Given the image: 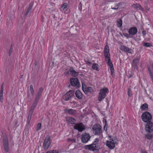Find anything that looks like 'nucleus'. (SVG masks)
Wrapping results in <instances>:
<instances>
[{
  "mask_svg": "<svg viewBox=\"0 0 153 153\" xmlns=\"http://www.w3.org/2000/svg\"><path fill=\"white\" fill-rule=\"evenodd\" d=\"M141 117L143 121L147 123L146 125L145 130L149 133L152 132L153 123L151 122L152 119L151 114L148 112L145 111L142 114Z\"/></svg>",
  "mask_w": 153,
  "mask_h": 153,
  "instance_id": "1",
  "label": "nucleus"
},
{
  "mask_svg": "<svg viewBox=\"0 0 153 153\" xmlns=\"http://www.w3.org/2000/svg\"><path fill=\"white\" fill-rule=\"evenodd\" d=\"M43 91V89L42 87H40L39 88L36 95L34 102L32 104L30 109L34 110L35 108L37 105L39 101V100L41 96L42 95V92Z\"/></svg>",
  "mask_w": 153,
  "mask_h": 153,
  "instance_id": "2",
  "label": "nucleus"
},
{
  "mask_svg": "<svg viewBox=\"0 0 153 153\" xmlns=\"http://www.w3.org/2000/svg\"><path fill=\"white\" fill-rule=\"evenodd\" d=\"M92 129L95 135H100L102 133V127L99 124H94L92 127Z\"/></svg>",
  "mask_w": 153,
  "mask_h": 153,
  "instance_id": "3",
  "label": "nucleus"
},
{
  "mask_svg": "<svg viewBox=\"0 0 153 153\" xmlns=\"http://www.w3.org/2000/svg\"><path fill=\"white\" fill-rule=\"evenodd\" d=\"M3 143L4 150L6 153H7L9 152V142L8 138L5 134H3Z\"/></svg>",
  "mask_w": 153,
  "mask_h": 153,
  "instance_id": "4",
  "label": "nucleus"
},
{
  "mask_svg": "<svg viewBox=\"0 0 153 153\" xmlns=\"http://www.w3.org/2000/svg\"><path fill=\"white\" fill-rule=\"evenodd\" d=\"M108 90L107 88H104L100 90L99 93L98 100L100 101H102L105 98L106 93H108Z\"/></svg>",
  "mask_w": 153,
  "mask_h": 153,
  "instance_id": "5",
  "label": "nucleus"
},
{
  "mask_svg": "<svg viewBox=\"0 0 153 153\" xmlns=\"http://www.w3.org/2000/svg\"><path fill=\"white\" fill-rule=\"evenodd\" d=\"M51 143V136L48 135L46 136L43 143V147L44 149L45 150H47L49 148Z\"/></svg>",
  "mask_w": 153,
  "mask_h": 153,
  "instance_id": "6",
  "label": "nucleus"
},
{
  "mask_svg": "<svg viewBox=\"0 0 153 153\" xmlns=\"http://www.w3.org/2000/svg\"><path fill=\"white\" fill-rule=\"evenodd\" d=\"M74 92L72 90L67 92L63 96V99L65 101L70 100L74 96Z\"/></svg>",
  "mask_w": 153,
  "mask_h": 153,
  "instance_id": "7",
  "label": "nucleus"
},
{
  "mask_svg": "<svg viewBox=\"0 0 153 153\" xmlns=\"http://www.w3.org/2000/svg\"><path fill=\"white\" fill-rule=\"evenodd\" d=\"M70 83L72 86L76 87L77 88L80 87V84L77 78H71L70 79Z\"/></svg>",
  "mask_w": 153,
  "mask_h": 153,
  "instance_id": "8",
  "label": "nucleus"
},
{
  "mask_svg": "<svg viewBox=\"0 0 153 153\" xmlns=\"http://www.w3.org/2000/svg\"><path fill=\"white\" fill-rule=\"evenodd\" d=\"M90 137H91L89 134L85 133L82 135L81 138L83 143H86L90 140Z\"/></svg>",
  "mask_w": 153,
  "mask_h": 153,
  "instance_id": "9",
  "label": "nucleus"
},
{
  "mask_svg": "<svg viewBox=\"0 0 153 153\" xmlns=\"http://www.w3.org/2000/svg\"><path fill=\"white\" fill-rule=\"evenodd\" d=\"M86 148L89 150L94 152L98 150L99 148L97 144L93 143L87 146Z\"/></svg>",
  "mask_w": 153,
  "mask_h": 153,
  "instance_id": "10",
  "label": "nucleus"
},
{
  "mask_svg": "<svg viewBox=\"0 0 153 153\" xmlns=\"http://www.w3.org/2000/svg\"><path fill=\"white\" fill-rule=\"evenodd\" d=\"M110 138H111V137H110ZM110 141H107L106 143V145L110 149H112L115 147L116 141L115 140H113V138L111 139L110 138Z\"/></svg>",
  "mask_w": 153,
  "mask_h": 153,
  "instance_id": "11",
  "label": "nucleus"
},
{
  "mask_svg": "<svg viewBox=\"0 0 153 153\" xmlns=\"http://www.w3.org/2000/svg\"><path fill=\"white\" fill-rule=\"evenodd\" d=\"M74 128L75 129L77 130L80 132L82 131L85 129L84 125L82 123L76 124L74 126Z\"/></svg>",
  "mask_w": 153,
  "mask_h": 153,
  "instance_id": "12",
  "label": "nucleus"
},
{
  "mask_svg": "<svg viewBox=\"0 0 153 153\" xmlns=\"http://www.w3.org/2000/svg\"><path fill=\"white\" fill-rule=\"evenodd\" d=\"M109 47L107 45H106L104 48V56L105 58L110 57V55L109 53Z\"/></svg>",
  "mask_w": 153,
  "mask_h": 153,
  "instance_id": "13",
  "label": "nucleus"
},
{
  "mask_svg": "<svg viewBox=\"0 0 153 153\" xmlns=\"http://www.w3.org/2000/svg\"><path fill=\"white\" fill-rule=\"evenodd\" d=\"M137 28L135 27H133L130 28L128 30V32L129 34L134 35L137 32Z\"/></svg>",
  "mask_w": 153,
  "mask_h": 153,
  "instance_id": "14",
  "label": "nucleus"
},
{
  "mask_svg": "<svg viewBox=\"0 0 153 153\" xmlns=\"http://www.w3.org/2000/svg\"><path fill=\"white\" fill-rule=\"evenodd\" d=\"M131 7L136 9L137 10H140L142 11H143L144 10V9L141 7V5L137 3H136L135 4H133L132 5Z\"/></svg>",
  "mask_w": 153,
  "mask_h": 153,
  "instance_id": "15",
  "label": "nucleus"
},
{
  "mask_svg": "<svg viewBox=\"0 0 153 153\" xmlns=\"http://www.w3.org/2000/svg\"><path fill=\"white\" fill-rule=\"evenodd\" d=\"M69 71L71 74L72 76L75 77L77 76L78 74V72L75 71L74 68L72 67L70 68Z\"/></svg>",
  "mask_w": 153,
  "mask_h": 153,
  "instance_id": "16",
  "label": "nucleus"
},
{
  "mask_svg": "<svg viewBox=\"0 0 153 153\" xmlns=\"http://www.w3.org/2000/svg\"><path fill=\"white\" fill-rule=\"evenodd\" d=\"M120 49L124 52H127L128 53H131V49L129 48L128 47H127L124 45H122L120 47Z\"/></svg>",
  "mask_w": 153,
  "mask_h": 153,
  "instance_id": "17",
  "label": "nucleus"
},
{
  "mask_svg": "<svg viewBox=\"0 0 153 153\" xmlns=\"http://www.w3.org/2000/svg\"><path fill=\"white\" fill-rule=\"evenodd\" d=\"M76 97L79 99H81L82 97V94L79 90H77L75 92Z\"/></svg>",
  "mask_w": 153,
  "mask_h": 153,
  "instance_id": "18",
  "label": "nucleus"
},
{
  "mask_svg": "<svg viewBox=\"0 0 153 153\" xmlns=\"http://www.w3.org/2000/svg\"><path fill=\"white\" fill-rule=\"evenodd\" d=\"M67 121L70 124H74L75 123L76 120L72 117H68Z\"/></svg>",
  "mask_w": 153,
  "mask_h": 153,
  "instance_id": "19",
  "label": "nucleus"
},
{
  "mask_svg": "<svg viewBox=\"0 0 153 153\" xmlns=\"http://www.w3.org/2000/svg\"><path fill=\"white\" fill-rule=\"evenodd\" d=\"M105 59L106 61H108L107 64L108 66H109L110 68L112 67V66H113L112 63L111 61V59L110 57H108Z\"/></svg>",
  "mask_w": 153,
  "mask_h": 153,
  "instance_id": "20",
  "label": "nucleus"
},
{
  "mask_svg": "<svg viewBox=\"0 0 153 153\" xmlns=\"http://www.w3.org/2000/svg\"><path fill=\"white\" fill-rule=\"evenodd\" d=\"M67 111L68 113L71 115H74L76 113V111L72 109H67Z\"/></svg>",
  "mask_w": 153,
  "mask_h": 153,
  "instance_id": "21",
  "label": "nucleus"
},
{
  "mask_svg": "<svg viewBox=\"0 0 153 153\" xmlns=\"http://www.w3.org/2000/svg\"><path fill=\"white\" fill-rule=\"evenodd\" d=\"M139 60L138 59H134L133 61L132 65L136 67L139 63Z\"/></svg>",
  "mask_w": 153,
  "mask_h": 153,
  "instance_id": "22",
  "label": "nucleus"
},
{
  "mask_svg": "<svg viewBox=\"0 0 153 153\" xmlns=\"http://www.w3.org/2000/svg\"><path fill=\"white\" fill-rule=\"evenodd\" d=\"M148 105L146 103H144L140 106V108L142 110H147L148 109Z\"/></svg>",
  "mask_w": 153,
  "mask_h": 153,
  "instance_id": "23",
  "label": "nucleus"
},
{
  "mask_svg": "<svg viewBox=\"0 0 153 153\" xmlns=\"http://www.w3.org/2000/svg\"><path fill=\"white\" fill-rule=\"evenodd\" d=\"M117 26L118 27H121L122 25V21L121 19H119L117 20Z\"/></svg>",
  "mask_w": 153,
  "mask_h": 153,
  "instance_id": "24",
  "label": "nucleus"
},
{
  "mask_svg": "<svg viewBox=\"0 0 153 153\" xmlns=\"http://www.w3.org/2000/svg\"><path fill=\"white\" fill-rule=\"evenodd\" d=\"M92 68L94 70H98L99 68V65L97 64H94L92 65Z\"/></svg>",
  "mask_w": 153,
  "mask_h": 153,
  "instance_id": "25",
  "label": "nucleus"
},
{
  "mask_svg": "<svg viewBox=\"0 0 153 153\" xmlns=\"http://www.w3.org/2000/svg\"><path fill=\"white\" fill-rule=\"evenodd\" d=\"M30 89L31 94L32 95H33L34 94V90L33 88V86L32 85H30Z\"/></svg>",
  "mask_w": 153,
  "mask_h": 153,
  "instance_id": "26",
  "label": "nucleus"
},
{
  "mask_svg": "<svg viewBox=\"0 0 153 153\" xmlns=\"http://www.w3.org/2000/svg\"><path fill=\"white\" fill-rule=\"evenodd\" d=\"M59 152L57 150H53L48 151L46 153H58Z\"/></svg>",
  "mask_w": 153,
  "mask_h": 153,
  "instance_id": "27",
  "label": "nucleus"
},
{
  "mask_svg": "<svg viewBox=\"0 0 153 153\" xmlns=\"http://www.w3.org/2000/svg\"><path fill=\"white\" fill-rule=\"evenodd\" d=\"M13 44H11V45L10 48L9 52V56H10L11 55V53L13 51Z\"/></svg>",
  "mask_w": 153,
  "mask_h": 153,
  "instance_id": "28",
  "label": "nucleus"
},
{
  "mask_svg": "<svg viewBox=\"0 0 153 153\" xmlns=\"http://www.w3.org/2000/svg\"><path fill=\"white\" fill-rule=\"evenodd\" d=\"M146 138L150 140L152 138V136L151 134H149L147 135H145Z\"/></svg>",
  "mask_w": 153,
  "mask_h": 153,
  "instance_id": "29",
  "label": "nucleus"
},
{
  "mask_svg": "<svg viewBox=\"0 0 153 153\" xmlns=\"http://www.w3.org/2000/svg\"><path fill=\"white\" fill-rule=\"evenodd\" d=\"M41 123H39L36 128V130L38 131L41 128Z\"/></svg>",
  "mask_w": 153,
  "mask_h": 153,
  "instance_id": "30",
  "label": "nucleus"
},
{
  "mask_svg": "<svg viewBox=\"0 0 153 153\" xmlns=\"http://www.w3.org/2000/svg\"><path fill=\"white\" fill-rule=\"evenodd\" d=\"M143 45L144 46L146 47H150L152 46L151 44L148 42H144L143 43Z\"/></svg>",
  "mask_w": 153,
  "mask_h": 153,
  "instance_id": "31",
  "label": "nucleus"
},
{
  "mask_svg": "<svg viewBox=\"0 0 153 153\" xmlns=\"http://www.w3.org/2000/svg\"><path fill=\"white\" fill-rule=\"evenodd\" d=\"M31 117H32V116H31L30 115H28V119L27 120V124H29L30 123V120L31 118Z\"/></svg>",
  "mask_w": 153,
  "mask_h": 153,
  "instance_id": "32",
  "label": "nucleus"
},
{
  "mask_svg": "<svg viewBox=\"0 0 153 153\" xmlns=\"http://www.w3.org/2000/svg\"><path fill=\"white\" fill-rule=\"evenodd\" d=\"M67 7V4L66 3H65L63 6H62L61 8L63 9V10H64Z\"/></svg>",
  "mask_w": 153,
  "mask_h": 153,
  "instance_id": "33",
  "label": "nucleus"
},
{
  "mask_svg": "<svg viewBox=\"0 0 153 153\" xmlns=\"http://www.w3.org/2000/svg\"><path fill=\"white\" fill-rule=\"evenodd\" d=\"M3 84H2L1 86V90H0V94H3Z\"/></svg>",
  "mask_w": 153,
  "mask_h": 153,
  "instance_id": "34",
  "label": "nucleus"
},
{
  "mask_svg": "<svg viewBox=\"0 0 153 153\" xmlns=\"http://www.w3.org/2000/svg\"><path fill=\"white\" fill-rule=\"evenodd\" d=\"M86 90L88 92H91L92 90V89L91 87H88L87 88Z\"/></svg>",
  "mask_w": 153,
  "mask_h": 153,
  "instance_id": "35",
  "label": "nucleus"
},
{
  "mask_svg": "<svg viewBox=\"0 0 153 153\" xmlns=\"http://www.w3.org/2000/svg\"><path fill=\"white\" fill-rule=\"evenodd\" d=\"M128 95L129 97H131L132 95L131 90L129 88H128Z\"/></svg>",
  "mask_w": 153,
  "mask_h": 153,
  "instance_id": "36",
  "label": "nucleus"
},
{
  "mask_svg": "<svg viewBox=\"0 0 153 153\" xmlns=\"http://www.w3.org/2000/svg\"><path fill=\"white\" fill-rule=\"evenodd\" d=\"M33 111L34 110L30 109L28 115L32 116L33 112Z\"/></svg>",
  "mask_w": 153,
  "mask_h": 153,
  "instance_id": "37",
  "label": "nucleus"
},
{
  "mask_svg": "<svg viewBox=\"0 0 153 153\" xmlns=\"http://www.w3.org/2000/svg\"><path fill=\"white\" fill-rule=\"evenodd\" d=\"M110 71L111 74L112 75L114 73V68L113 66H112V67H110Z\"/></svg>",
  "mask_w": 153,
  "mask_h": 153,
  "instance_id": "38",
  "label": "nucleus"
},
{
  "mask_svg": "<svg viewBox=\"0 0 153 153\" xmlns=\"http://www.w3.org/2000/svg\"><path fill=\"white\" fill-rule=\"evenodd\" d=\"M3 94H0V101L1 102H3Z\"/></svg>",
  "mask_w": 153,
  "mask_h": 153,
  "instance_id": "39",
  "label": "nucleus"
},
{
  "mask_svg": "<svg viewBox=\"0 0 153 153\" xmlns=\"http://www.w3.org/2000/svg\"><path fill=\"white\" fill-rule=\"evenodd\" d=\"M119 4H118L117 5H116V7H117V8H115V7H111V9L113 10H117L118 9L119 7Z\"/></svg>",
  "mask_w": 153,
  "mask_h": 153,
  "instance_id": "40",
  "label": "nucleus"
},
{
  "mask_svg": "<svg viewBox=\"0 0 153 153\" xmlns=\"http://www.w3.org/2000/svg\"><path fill=\"white\" fill-rule=\"evenodd\" d=\"M123 35L126 37V38H127L128 39L130 37V36L127 33H123Z\"/></svg>",
  "mask_w": 153,
  "mask_h": 153,
  "instance_id": "41",
  "label": "nucleus"
},
{
  "mask_svg": "<svg viewBox=\"0 0 153 153\" xmlns=\"http://www.w3.org/2000/svg\"><path fill=\"white\" fill-rule=\"evenodd\" d=\"M99 139L98 138H96L95 139V141L93 143L95 144H97V143L99 141Z\"/></svg>",
  "mask_w": 153,
  "mask_h": 153,
  "instance_id": "42",
  "label": "nucleus"
},
{
  "mask_svg": "<svg viewBox=\"0 0 153 153\" xmlns=\"http://www.w3.org/2000/svg\"><path fill=\"white\" fill-rule=\"evenodd\" d=\"M30 10H29L28 9H27L26 13L25 14V16L27 15L28 14V13L30 12Z\"/></svg>",
  "mask_w": 153,
  "mask_h": 153,
  "instance_id": "43",
  "label": "nucleus"
},
{
  "mask_svg": "<svg viewBox=\"0 0 153 153\" xmlns=\"http://www.w3.org/2000/svg\"><path fill=\"white\" fill-rule=\"evenodd\" d=\"M32 6H33V5L32 4H29V6L28 8V9H29V10H31V9H32Z\"/></svg>",
  "mask_w": 153,
  "mask_h": 153,
  "instance_id": "44",
  "label": "nucleus"
},
{
  "mask_svg": "<svg viewBox=\"0 0 153 153\" xmlns=\"http://www.w3.org/2000/svg\"><path fill=\"white\" fill-rule=\"evenodd\" d=\"M107 124H105V126L104 128V129L106 131L107 130Z\"/></svg>",
  "mask_w": 153,
  "mask_h": 153,
  "instance_id": "45",
  "label": "nucleus"
},
{
  "mask_svg": "<svg viewBox=\"0 0 153 153\" xmlns=\"http://www.w3.org/2000/svg\"><path fill=\"white\" fill-rule=\"evenodd\" d=\"M103 122L105 124H107V121L106 119H103Z\"/></svg>",
  "mask_w": 153,
  "mask_h": 153,
  "instance_id": "46",
  "label": "nucleus"
},
{
  "mask_svg": "<svg viewBox=\"0 0 153 153\" xmlns=\"http://www.w3.org/2000/svg\"><path fill=\"white\" fill-rule=\"evenodd\" d=\"M142 33L143 35H145L146 33V30H144L143 31Z\"/></svg>",
  "mask_w": 153,
  "mask_h": 153,
  "instance_id": "47",
  "label": "nucleus"
},
{
  "mask_svg": "<svg viewBox=\"0 0 153 153\" xmlns=\"http://www.w3.org/2000/svg\"><path fill=\"white\" fill-rule=\"evenodd\" d=\"M38 62L37 61H35L34 63L35 65V66H36Z\"/></svg>",
  "mask_w": 153,
  "mask_h": 153,
  "instance_id": "48",
  "label": "nucleus"
},
{
  "mask_svg": "<svg viewBox=\"0 0 153 153\" xmlns=\"http://www.w3.org/2000/svg\"><path fill=\"white\" fill-rule=\"evenodd\" d=\"M142 153H148V152H146V151H143V152H142Z\"/></svg>",
  "mask_w": 153,
  "mask_h": 153,
  "instance_id": "49",
  "label": "nucleus"
},
{
  "mask_svg": "<svg viewBox=\"0 0 153 153\" xmlns=\"http://www.w3.org/2000/svg\"><path fill=\"white\" fill-rule=\"evenodd\" d=\"M150 76H151V78L152 79V75L153 76V74H152V73H150Z\"/></svg>",
  "mask_w": 153,
  "mask_h": 153,
  "instance_id": "50",
  "label": "nucleus"
},
{
  "mask_svg": "<svg viewBox=\"0 0 153 153\" xmlns=\"http://www.w3.org/2000/svg\"><path fill=\"white\" fill-rule=\"evenodd\" d=\"M79 5H80V7H81V8H82V4L81 3V2H80V4H79ZM81 9H82V8H81Z\"/></svg>",
  "mask_w": 153,
  "mask_h": 153,
  "instance_id": "51",
  "label": "nucleus"
},
{
  "mask_svg": "<svg viewBox=\"0 0 153 153\" xmlns=\"http://www.w3.org/2000/svg\"><path fill=\"white\" fill-rule=\"evenodd\" d=\"M131 77V76H130L129 77V78Z\"/></svg>",
  "mask_w": 153,
  "mask_h": 153,
  "instance_id": "52",
  "label": "nucleus"
},
{
  "mask_svg": "<svg viewBox=\"0 0 153 153\" xmlns=\"http://www.w3.org/2000/svg\"><path fill=\"white\" fill-rule=\"evenodd\" d=\"M115 8H117V7H116V5L115 6Z\"/></svg>",
  "mask_w": 153,
  "mask_h": 153,
  "instance_id": "53",
  "label": "nucleus"
},
{
  "mask_svg": "<svg viewBox=\"0 0 153 153\" xmlns=\"http://www.w3.org/2000/svg\"><path fill=\"white\" fill-rule=\"evenodd\" d=\"M147 10H149V9H147Z\"/></svg>",
  "mask_w": 153,
  "mask_h": 153,
  "instance_id": "54",
  "label": "nucleus"
},
{
  "mask_svg": "<svg viewBox=\"0 0 153 153\" xmlns=\"http://www.w3.org/2000/svg\"><path fill=\"white\" fill-rule=\"evenodd\" d=\"M147 10H149V9H147Z\"/></svg>",
  "mask_w": 153,
  "mask_h": 153,
  "instance_id": "55",
  "label": "nucleus"
}]
</instances>
